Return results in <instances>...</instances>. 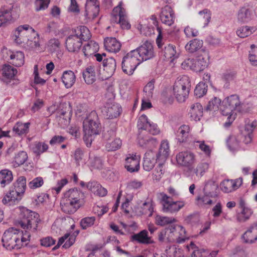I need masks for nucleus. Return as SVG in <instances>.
<instances>
[{"mask_svg":"<svg viewBox=\"0 0 257 257\" xmlns=\"http://www.w3.org/2000/svg\"><path fill=\"white\" fill-rule=\"evenodd\" d=\"M20 210L19 224L25 232L10 228L4 232L2 241L3 246L8 250L18 249L27 245L30 239V232L36 231L40 222L38 213L25 207Z\"/></svg>","mask_w":257,"mask_h":257,"instance_id":"nucleus-1","label":"nucleus"},{"mask_svg":"<svg viewBox=\"0 0 257 257\" xmlns=\"http://www.w3.org/2000/svg\"><path fill=\"white\" fill-rule=\"evenodd\" d=\"M85 202L84 194L77 188H72L64 193L60 205L63 212L71 214L83 206Z\"/></svg>","mask_w":257,"mask_h":257,"instance_id":"nucleus-2","label":"nucleus"},{"mask_svg":"<svg viewBox=\"0 0 257 257\" xmlns=\"http://www.w3.org/2000/svg\"><path fill=\"white\" fill-rule=\"evenodd\" d=\"M90 37V32L86 26H80L77 27L66 40L67 50L70 52H78L82 46V42L88 41Z\"/></svg>","mask_w":257,"mask_h":257,"instance_id":"nucleus-3","label":"nucleus"},{"mask_svg":"<svg viewBox=\"0 0 257 257\" xmlns=\"http://www.w3.org/2000/svg\"><path fill=\"white\" fill-rule=\"evenodd\" d=\"M168 192L170 195L168 196L164 192L160 193L161 197L160 203L162 205V210L164 212L174 213L178 212L183 208L186 202L183 200L173 201L174 198H177L180 196V193L173 187L168 188Z\"/></svg>","mask_w":257,"mask_h":257,"instance_id":"nucleus-4","label":"nucleus"},{"mask_svg":"<svg viewBox=\"0 0 257 257\" xmlns=\"http://www.w3.org/2000/svg\"><path fill=\"white\" fill-rule=\"evenodd\" d=\"M26 189V178L20 176L9 188L4 196L2 202L9 206L18 203L22 198Z\"/></svg>","mask_w":257,"mask_h":257,"instance_id":"nucleus-5","label":"nucleus"},{"mask_svg":"<svg viewBox=\"0 0 257 257\" xmlns=\"http://www.w3.org/2000/svg\"><path fill=\"white\" fill-rule=\"evenodd\" d=\"M83 140L86 145H91L96 135L101 131V124L95 111H92L83 122Z\"/></svg>","mask_w":257,"mask_h":257,"instance_id":"nucleus-6","label":"nucleus"},{"mask_svg":"<svg viewBox=\"0 0 257 257\" xmlns=\"http://www.w3.org/2000/svg\"><path fill=\"white\" fill-rule=\"evenodd\" d=\"M222 107L221 113L223 115L227 116V120L223 124L225 128L229 127L235 119V115L233 116V111L235 109H239L240 101L239 97L236 94H232L227 96L222 102Z\"/></svg>","mask_w":257,"mask_h":257,"instance_id":"nucleus-7","label":"nucleus"},{"mask_svg":"<svg viewBox=\"0 0 257 257\" xmlns=\"http://www.w3.org/2000/svg\"><path fill=\"white\" fill-rule=\"evenodd\" d=\"M190 87V81L187 76H183L175 81L173 91L179 102H183L185 101L188 96Z\"/></svg>","mask_w":257,"mask_h":257,"instance_id":"nucleus-8","label":"nucleus"},{"mask_svg":"<svg viewBox=\"0 0 257 257\" xmlns=\"http://www.w3.org/2000/svg\"><path fill=\"white\" fill-rule=\"evenodd\" d=\"M141 61L133 50L127 53L122 58L121 67L122 71L128 75H132Z\"/></svg>","mask_w":257,"mask_h":257,"instance_id":"nucleus-9","label":"nucleus"},{"mask_svg":"<svg viewBox=\"0 0 257 257\" xmlns=\"http://www.w3.org/2000/svg\"><path fill=\"white\" fill-rule=\"evenodd\" d=\"M177 165L181 167L187 168L189 171H192L196 163V155L190 151H182L176 156Z\"/></svg>","mask_w":257,"mask_h":257,"instance_id":"nucleus-10","label":"nucleus"},{"mask_svg":"<svg viewBox=\"0 0 257 257\" xmlns=\"http://www.w3.org/2000/svg\"><path fill=\"white\" fill-rule=\"evenodd\" d=\"M156 43L160 49L161 55L164 56L165 59L173 62L175 59L179 57V52L177 51L176 46L172 44L162 43V39H160V35L158 36Z\"/></svg>","mask_w":257,"mask_h":257,"instance_id":"nucleus-11","label":"nucleus"},{"mask_svg":"<svg viewBox=\"0 0 257 257\" xmlns=\"http://www.w3.org/2000/svg\"><path fill=\"white\" fill-rule=\"evenodd\" d=\"M190 128L188 125H182L175 133L176 140L177 143H188L189 144L199 143V145H205L204 141H198L193 138L190 134Z\"/></svg>","mask_w":257,"mask_h":257,"instance_id":"nucleus-12","label":"nucleus"},{"mask_svg":"<svg viewBox=\"0 0 257 257\" xmlns=\"http://www.w3.org/2000/svg\"><path fill=\"white\" fill-rule=\"evenodd\" d=\"M141 63L153 58L155 53L153 45L152 43L146 41L137 49L133 50Z\"/></svg>","mask_w":257,"mask_h":257,"instance_id":"nucleus-13","label":"nucleus"},{"mask_svg":"<svg viewBox=\"0 0 257 257\" xmlns=\"http://www.w3.org/2000/svg\"><path fill=\"white\" fill-rule=\"evenodd\" d=\"M18 16L13 5L10 4L2 7L0 10V27L10 24Z\"/></svg>","mask_w":257,"mask_h":257,"instance_id":"nucleus-14","label":"nucleus"},{"mask_svg":"<svg viewBox=\"0 0 257 257\" xmlns=\"http://www.w3.org/2000/svg\"><path fill=\"white\" fill-rule=\"evenodd\" d=\"M140 159V156L136 154H128L125 159V168L131 173L139 171Z\"/></svg>","mask_w":257,"mask_h":257,"instance_id":"nucleus-15","label":"nucleus"},{"mask_svg":"<svg viewBox=\"0 0 257 257\" xmlns=\"http://www.w3.org/2000/svg\"><path fill=\"white\" fill-rule=\"evenodd\" d=\"M156 151L154 150H148L145 154L143 161V168L146 171L152 170L157 163Z\"/></svg>","mask_w":257,"mask_h":257,"instance_id":"nucleus-16","label":"nucleus"},{"mask_svg":"<svg viewBox=\"0 0 257 257\" xmlns=\"http://www.w3.org/2000/svg\"><path fill=\"white\" fill-rule=\"evenodd\" d=\"M242 178L235 180H225L220 184L221 190L224 193H229L236 190L242 184Z\"/></svg>","mask_w":257,"mask_h":257,"instance_id":"nucleus-17","label":"nucleus"},{"mask_svg":"<svg viewBox=\"0 0 257 257\" xmlns=\"http://www.w3.org/2000/svg\"><path fill=\"white\" fill-rule=\"evenodd\" d=\"M1 72L2 77L0 79L7 84L14 79L18 73L17 69L8 64H5L2 66Z\"/></svg>","mask_w":257,"mask_h":257,"instance_id":"nucleus-18","label":"nucleus"},{"mask_svg":"<svg viewBox=\"0 0 257 257\" xmlns=\"http://www.w3.org/2000/svg\"><path fill=\"white\" fill-rule=\"evenodd\" d=\"M100 70L97 66H89L83 72L82 76L85 82L88 85L93 84L96 79V74L100 73Z\"/></svg>","mask_w":257,"mask_h":257,"instance_id":"nucleus-19","label":"nucleus"},{"mask_svg":"<svg viewBox=\"0 0 257 257\" xmlns=\"http://www.w3.org/2000/svg\"><path fill=\"white\" fill-rule=\"evenodd\" d=\"M160 17L161 22L167 26H171L174 23V13L171 7L168 5L162 8Z\"/></svg>","mask_w":257,"mask_h":257,"instance_id":"nucleus-20","label":"nucleus"},{"mask_svg":"<svg viewBox=\"0 0 257 257\" xmlns=\"http://www.w3.org/2000/svg\"><path fill=\"white\" fill-rule=\"evenodd\" d=\"M244 242L252 244L257 241V223L253 224L242 235Z\"/></svg>","mask_w":257,"mask_h":257,"instance_id":"nucleus-21","label":"nucleus"},{"mask_svg":"<svg viewBox=\"0 0 257 257\" xmlns=\"http://www.w3.org/2000/svg\"><path fill=\"white\" fill-rule=\"evenodd\" d=\"M27 31H30L31 33L35 34V30L30 25L25 24L18 27L13 33V37L17 43H21L24 39L22 40V38L26 34Z\"/></svg>","mask_w":257,"mask_h":257,"instance_id":"nucleus-22","label":"nucleus"},{"mask_svg":"<svg viewBox=\"0 0 257 257\" xmlns=\"http://www.w3.org/2000/svg\"><path fill=\"white\" fill-rule=\"evenodd\" d=\"M151 20L154 26L140 24L138 26V29L141 34L146 36H150L153 34H155V28L156 27V29L159 32V35L160 36V30L158 27V21H157L156 17L152 16Z\"/></svg>","mask_w":257,"mask_h":257,"instance_id":"nucleus-23","label":"nucleus"},{"mask_svg":"<svg viewBox=\"0 0 257 257\" xmlns=\"http://www.w3.org/2000/svg\"><path fill=\"white\" fill-rule=\"evenodd\" d=\"M121 105L117 103H112L105 107L106 115L107 118L113 119L120 115L122 112Z\"/></svg>","mask_w":257,"mask_h":257,"instance_id":"nucleus-24","label":"nucleus"},{"mask_svg":"<svg viewBox=\"0 0 257 257\" xmlns=\"http://www.w3.org/2000/svg\"><path fill=\"white\" fill-rule=\"evenodd\" d=\"M104 46L109 52L116 53L121 48V45L115 38H106L104 40Z\"/></svg>","mask_w":257,"mask_h":257,"instance_id":"nucleus-25","label":"nucleus"},{"mask_svg":"<svg viewBox=\"0 0 257 257\" xmlns=\"http://www.w3.org/2000/svg\"><path fill=\"white\" fill-rule=\"evenodd\" d=\"M87 188L94 194L99 196H104L107 193V190L96 181H90L86 184Z\"/></svg>","mask_w":257,"mask_h":257,"instance_id":"nucleus-26","label":"nucleus"},{"mask_svg":"<svg viewBox=\"0 0 257 257\" xmlns=\"http://www.w3.org/2000/svg\"><path fill=\"white\" fill-rule=\"evenodd\" d=\"M76 239V235L74 234L66 233L64 235L60 237L59 239L57 244L54 247V248H57L64 242L65 243L63 245V247L68 248L72 245Z\"/></svg>","mask_w":257,"mask_h":257,"instance_id":"nucleus-27","label":"nucleus"},{"mask_svg":"<svg viewBox=\"0 0 257 257\" xmlns=\"http://www.w3.org/2000/svg\"><path fill=\"white\" fill-rule=\"evenodd\" d=\"M131 240L141 244H149L151 243V238L148 236L146 230H143L138 233L131 236Z\"/></svg>","mask_w":257,"mask_h":257,"instance_id":"nucleus-28","label":"nucleus"},{"mask_svg":"<svg viewBox=\"0 0 257 257\" xmlns=\"http://www.w3.org/2000/svg\"><path fill=\"white\" fill-rule=\"evenodd\" d=\"M102 65L103 68V70L105 71L109 76H112L114 73L116 64L115 60L110 57L108 58H105Z\"/></svg>","mask_w":257,"mask_h":257,"instance_id":"nucleus-29","label":"nucleus"},{"mask_svg":"<svg viewBox=\"0 0 257 257\" xmlns=\"http://www.w3.org/2000/svg\"><path fill=\"white\" fill-rule=\"evenodd\" d=\"M99 49V45L97 43L94 41H89L85 45L82 49L83 54L86 57L92 56Z\"/></svg>","mask_w":257,"mask_h":257,"instance_id":"nucleus-30","label":"nucleus"},{"mask_svg":"<svg viewBox=\"0 0 257 257\" xmlns=\"http://www.w3.org/2000/svg\"><path fill=\"white\" fill-rule=\"evenodd\" d=\"M189 115L192 120H200L203 115V107L200 103H196L191 106L189 112Z\"/></svg>","mask_w":257,"mask_h":257,"instance_id":"nucleus-31","label":"nucleus"},{"mask_svg":"<svg viewBox=\"0 0 257 257\" xmlns=\"http://www.w3.org/2000/svg\"><path fill=\"white\" fill-rule=\"evenodd\" d=\"M208 63L207 56H199L196 59H194V71L199 72L203 71L208 66Z\"/></svg>","mask_w":257,"mask_h":257,"instance_id":"nucleus-32","label":"nucleus"},{"mask_svg":"<svg viewBox=\"0 0 257 257\" xmlns=\"http://www.w3.org/2000/svg\"><path fill=\"white\" fill-rule=\"evenodd\" d=\"M62 81L67 88L71 87L76 80L74 73L71 70L65 71L61 77Z\"/></svg>","mask_w":257,"mask_h":257,"instance_id":"nucleus-33","label":"nucleus"},{"mask_svg":"<svg viewBox=\"0 0 257 257\" xmlns=\"http://www.w3.org/2000/svg\"><path fill=\"white\" fill-rule=\"evenodd\" d=\"M115 137V130L110 129L104 134L103 139L106 142V145H121V140Z\"/></svg>","mask_w":257,"mask_h":257,"instance_id":"nucleus-34","label":"nucleus"},{"mask_svg":"<svg viewBox=\"0 0 257 257\" xmlns=\"http://www.w3.org/2000/svg\"><path fill=\"white\" fill-rule=\"evenodd\" d=\"M13 180V175L11 171L3 169L0 171V186L5 187L9 184Z\"/></svg>","mask_w":257,"mask_h":257,"instance_id":"nucleus-35","label":"nucleus"},{"mask_svg":"<svg viewBox=\"0 0 257 257\" xmlns=\"http://www.w3.org/2000/svg\"><path fill=\"white\" fill-rule=\"evenodd\" d=\"M30 123L29 122L23 123L17 122L13 127V132L18 136L26 135L29 130Z\"/></svg>","mask_w":257,"mask_h":257,"instance_id":"nucleus-36","label":"nucleus"},{"mask_svg":"<svg viewBox=\"0 0 257 257\" xmlns=\"http://www.w3.org/2000/svg\"><path fill=\"white\" fill-rule=\"evenodd\" d=\"M251 10L246 7L241 8L238 12V20L242 23H247L251 20Z\"/></svg>","mask_w":257,"mask_h":257,"instance_id":"nucleus-37","label":"nucleus"},{"mask_svg":"<svg viewBox=\"0 0 257 257\" xmlns=\"http://www.w3.org/2000/svg\"><path fill=\"white\" fill-rule=\"evenodd\" d=\"M202 40L194 39L190 41L185 46V49L190 53H194L200 49L203 46Z\"/></svg>","mask_w":257,"mask_h":257,"instance_id":"nucleus-38","label":"nucleus"},{"mask_svg":"<svg viewBox=\"0 0 257 257\" xmlns=\"http://www.w3.org/2000/svg\"><path fill=\"white\" fill-rule=\"evenodd\" d=\"M24 54L21 51H18L10 56V59L13 60V64L16 67H20L24 64Z\"/></svg>","mask_w":257,"mask_h":257,"instance_id":"nucleus-39","label":"nucleus"},{"mask_svg":"<svg viewBox=\"0 0 257 257\" xmlns=\"http://www.w3.org/2000/svg\"><path fill=\"white\" fill-rule=\"evenodd\" d=\"M154 203L152 199L148 198L142 205V214L150 217L154 212Z\"/></svg>","mask_w":257,"mask_h":257,"instance_id":"nucleus-40","label":"nucleus"},{"mask_svg":"<svg viewBox=\"0 0 257 257\" xmlns=\"http://www.w3.org/2000/svg\"><path fill=\"white\" fill-rule=\"evenodd\" d=\"M209 167V164L206 162H201L194 167L191 172H193L197 176H202L207 171Z\"/></svg>","mask_w":257,"mask_h":257,"instance_id":"nucleus-41","label":"nucleus"},{"mask_svg":"<svg viewBox=\"0 0 257 257\" xmlns=\"http://www.w3.org/2000/svg\"><path fill=\"white\" fill-rule=\"evenodd\" d=\"M169 146H160L159 151H156L157 157L158 160L164 162L169 156Z\"/></svg>","mask_w":257,"mask_h":257,"instance_id":"nucleus-42","label":"nucleus"},{"mask_svg":"<svg viewBox=\"0 0 257 257\" xmlns=\"http://www.w3.org/2000/svg\"><path fill=\"white\" fill-rule=\"evenodd\" d=\"M256 30L255 27H241L236 31V34L240 38H245L254 32Z\"/></svg>","mask_w":257,"mask_h":257,"instance_id":"nucleus-43","label":"nucleus"},{"mask_svg":"<svg viewBox=\"0 0 257 257\" xmlns=\"http://www.w3.org/2000/svg\"><path fill=\"white\" fill-rule=\"evenodd\" d=\"M208 86L206 82H200L196 86L194 90V95L197 97L200 98L205 95L207 91Z\"/></svg>","mask_w":257,"mask_h":257,"instance_id":"nucleus-44","label":"nucleus"},{"mask_svg":"<svg viewBox=\"0 0 257 257\" xmlns=\"http://www.w3.org/2000/svg\"><path fill=\"white\" fill-rule=\"evenodd\" d=\"M176 221L175 219L172 217L163 216L158 215L155 217V223L160 226H164L172 223Z\"/></svg>","mask_w":257,"mask_h":257,"instance_id":"nucleus-45","label":"nucleus"},{"mask_svg":"<svg viewBox=\"0 0 257 257\" xmlns=\"http://www.w3.org/2000/svg\"><path fill=\"white\" fill-rule=\"evenodd\" d=\"M221 102L220 99L217 97H214L208 102V104L206 106L205 110H214L216 111L218 110L219 106H220Z\"/></svg>","mask_w":257,"mask_h":257,"instance_id":"nucleus-46","label":"nucleus"},{"mask_svg":"<svg viewBox=\"0 0 257 257\" xmlns=\"http://www.w3.org/2000/svg\"><path fill=\"white\" fill-rule=\"evenodd\" d=\"M169 226L162 230L159 234V240L161 242H172Z\"/></svg>","mask_w":257,"mask_h":257,"instance_id":"nucleus-47","label":"nucleus"},{"mask_svg":"<svg viewBox=\"0 0 257 257\" xmlns=\"http://www.w3.org/2000/svg\"><path fill=\"white\" fill-rule=\"evenodd\" d=\"M161 99L164 103L171 104L174 100L173 92L171 89H166L161 94Z\"/></svg>","mask_w":257,"mask_h":257,"instance_id":"nucleus-48","label":"nucleus"},{"mask_svg":"<svg viewBox=\"0 0 257 257\" xmlns=\"http://www.w3.org/2000/svg\"><path fill=\"white\" fill-rule=\"evenodd\" d=\"M150 123L148 117L145 114H142L138 120L137 126L139 130H147Z\"/></svg>","mask_w":257,"mask_h":257,"instance_id":"nucleus-49","label":"nucleus"},{"mask_svg":"<svg viewBox=\"0 0 257 257\" xmlns=\"http://www.w3.org/2000/svg\"><path fill=\"white\" fill-rule=\"evenodd\" d=\"M155 83V79H152L146 85L144 88L143 91L145 93L147 98L148 99L152 98L153 96Z\"/></svg>","mask_w":257,"mask_h":257,"instance_id":"nucleus-50","label":"nucleus"},{"mask_svg":"<svg viewBox=\"0 0 257 257\" xmlns=\"http://www.w3.org/2000/svg\"><path fill=\"white\" fill-rule=\"evenodd\" d=\"M198 15L200 18L204 21L203 27H207L210 22L211 18V11L207 9H204L202 11H199L198 12Z\"/></svg>","mask_w":257,"mask_h":257,"instance_id":"nucleus-51","label":"nucleus"},{"mask_svg":"<svg viewBox=\"0 0 257 257\" xmlns=\"http://www.w3.org/2000/svg\"><path fill=\"white\" fill-rule=\"evenodd\" d=\"M164 173V164L163 162L159 163L153 173V179L159 181Z\"/></svg>","mask_w":257,"mask_h":257,"instance_id":"nucleus-52","label":"nucleus"},{"mask_svg":"<svg viewBox=\"0 0 257 257\" xmlns=\"http://www.w3.org/2000/svg\"><path fill=\"white\" fill-rule=\"evenodd\" d=\"M251 50L249 51L248 59L252 65H257V46L252 44L250 46Z\"/></svg>","mask_w":257,"mask_h":257,"instance_id":"nucleus-53","label":"nucleus"},{"mask_svg":"<svg viewBox=\"0 0 257 257\" xmlns=\"http://www.w3.org/2000/svg\"><path fill=\"white\" fill-rule=\"evenodd\" d=\"M138 145H156L158 143L157 139L155 137H146L145 138H142L141 135L138 137Z\"/></svg>","mask_w":257,"mask_h":257,"instance_id":"nucleus-54","label":"nucleus"},{"mask_svg":"<svg viewBox=\"0 0 257 257\" xmlns=\"http://www.w3.org/2000/svg\"><path fill=\"white\" fill-rule=\"evenodd\" d=\"M95 221V217H86L80 221V226L83 229H86L92 226Z\"/></svg>","mask_w":257,"mask_h":257,"instance_id":"nucleus-55","label":"nucleus"},{"mask_svg":"<svg viewBox=\"0 0 257 257\" xmlns=\"http://www.w3.org/2000/svg\"><path fill=\"white\" fill-rule=\"evenodd\" d=\"M44 184V180L42 177H37L30 181L28 186L30 189H35L42 186Z\"/></svg>","mask_w":257,"mask_h":257,"instance_id":"nucleus-56","label":"nucleus"},{"mask_svg":"<svg viewBox=\"0 0 257 257\" xmlns=\"http://www.w3.org/2000/svg\"><path fill=\"white\" fill-rule=\"evenodd\" d=\"M49 3L50 0H36L35 2L36 11L45 10L48 7Z\"/></svg>","mask_w":257,"mask_h":257,"instance_id":"nucleus-57","label":"nucleus"},{"mask_svg":"<svg viewBox=\"0 0 257 257\" xmlns=\"http://www.w3.org/2000/svg\"><path fill=\"white\" fill-rule=\"evenodd\" d=\"M28 159V155L26 152L21 151L15 157V162L18 165H23Z\"/></svg>","mask_w":257,"mask_h":257,"instance_id":"nucleus-58","label":"nucleus"},{"mask_svg":"<svg viewBox=\"0 0 257 257\" xmlns=\"http://www.w3.org/2000/svg\"><path fill=\"white\" fill-rule=\"evenodd\" d=\"M235 75L236 74L234 72H227L223 74L222 78L225 82L224 86L226 88H229V83L234 79Z\"/></svg>","mask_w":257,"mask_h":257,"instance_id":"nucleus-59","label":"nucleus"},{"mask_svg":"<svg viewBox=\"0 0 257 257\" xmlns=\"http://www.w3.org/2000/svg\"><path fill=\"white\" fill-rule=\"evenodd\" d=\"M172 229H176L179 232L180 236L179 237L180 239L178 240V243H182L187 238L185 229L182 226L176 225V228H172Z\"/></svg>","mask_w":257,"mask_h":257,"instance_id":"nucleus-60","label":"nucleus"},{"mask_svg":"<svg viewBox=\"0 0 257 257\" xmlns=\"http://www.w3.org/2000/svg\"><path fill=\"white\" fill-rule=\"evenodd\" d=\"M60 43L58 39L53 38L50 39L48 43V47L51 52L56 51L60 47Z\"/></svg>","mask_w":257,"mask_h":257,"instance_id":"nucleus-61","label":"nucleus"},{"mask_svg":"<svg viewBox=\"0 0 257 257\" xmlns=\"http://www.w3.org/2000/svg\"><path fill=\"white\" fill-rule=\"evenodd\" d=\"M143 185L142 181L137 179L130 181L127 185V188L129 190H136L141 188Z\"/></svg>","mask_w":257,"mask_h":257,"instance_id":"nucleus-62","label":"nucleus"},{"mask_svg":"<svg viewBox=\"0 0 257 257\" xmlns=\"http://www.w3.org/2000/svg\"><path fill=\"white\" fill-rule=\"evenodd\" d=\"M252 213L251 209L246 207L244 208L239 215L238 219L241 221H244L248 219Z\"/></svg>","mask_w":257,"mask_h":257,"instance_id":"nucleus-63","label":"nucleus"},{"mask_svg":"<svg viewBox=\"0 0 257 257\" xmlns=\"http://www.w3.org/2000/svg\"><path fill=\"white\" fill-rule=\"evenodd\" d=\"M207 254H208V250L197 249L193 251L191 257H207Z\"/></svg>","mask_w":257,"mask_h":257,"instance_id":"nucleus-64","label":"nucleus"}]
</instances>
